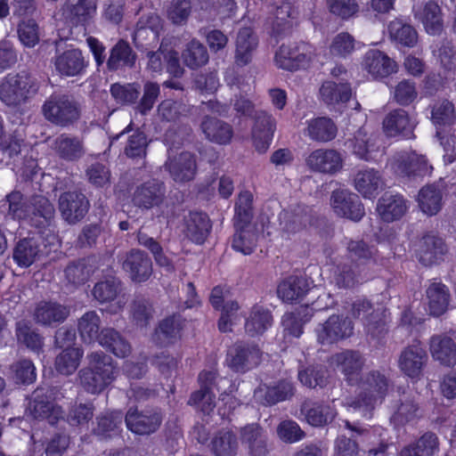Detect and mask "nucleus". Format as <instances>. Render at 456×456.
<instances>
[{
    "instance_id": "f257e3e1",
    "label": "nucleus",
    "mask_w": 456,
    "mask_h": 456,
    "mask_svg": "<svg viewBox=\"0 0 456 456\" xmlns=\"http://www.w3.org/2000/svg\"><path fill=\"white\" fill-rule=\"evenodd\" d=\"M86 365L79 370L77 381L85 392L99 395L117 378L118 370L113 359L102 351L87 354Z\"/></svg>"
},
{
    "instance_id": "4be33fe9",
    "label": "nucleus",
    "mask_w": 456,
    "mask_h": 456,
    "mask_svg": "<svg viewBox=\"0 0 456 456\" xmlns=\"http://www.w3.org/2000/svg\"><path fill=\"white\" fill-rule=\"evenodd\" d=\"M240 437L248 456H268V438L259 424L251 423L242 427L240 429Z\"/></svg>"
},
{
    "instance_id": "6ab92c4d",
    "label": "nucleus",
    "mask_w": 456,
    "mask_h": 456,
    "mask_svg": "<svg viewBox=\"0 0 456 456\" xmlns=\"http://www.w3.org/2000/svg\"><path fill=\"white\" fill-rule=\"evenodd\" d=\"M122 267L134 282L146 281L153 272L151 257L146 252L137 248H133L126 254Z\"/></svg>"
},
{
    "instance_id": "4d7b16f0",
    "label": "nucleus",
    "mask_w": 456,
    "mask_h": 456,
    "mask_svg": "<svg viewBox=\"0 0 456 456\" xmlns=\"http://www.w3.org/2000/svg\"><path fill=\"white\" fill-rule=\"evenodd\" d=\"M122 420L123 416L119 411L97 417L96 427L94 428L93 432L101 440L110 438L118 433Z\"/></svg>"
},
{
    "instance_id": "052dcab7",
    "label": "nucleus",
    "mask_w": 456,
    "mask_h": 456,
    "mask_svg": "<svg viewBox=\"0 0 456 456\" xmlns=\"http://www.w3.org/2000/svg\"><path fill=\"white\" fill-rule=\"evenodd\" d=\"M253 195L241 191L235 203L234 227H248L253 218Z\"/></svg>"
},
{
    "instance_id": "6e6d98bb",
    "label": "nucleus",
    "mask_w": 456,
    "mask_h": 456,
    "mask_svg": "<svg viewBox=\"0 0 456 456\" xmlns=\"http://www.w3.org/2000/svg\"><path fill=\"white\" fill-rule=\"evenodd\" d=\"M419 18L429 35H439L443 31L442 12L440 6L436 2H428L423 7Z\"/></svg>"
},
{
    "instance_id": "e433bc0d",
    "label": "nucleus",
    "mask_w": 456,
    "mask_h": 456,
    "mask_svg": "<svg viewBox=\"0 0 456 456\" xmlns=\"http://www.w3.org/2000/svg\"><path fill=\"white\" fill-rule=\"evenodd\" d=\"M355 190L364 198L375 197L384 186V181L379 171L370 168L358 171L354 179Z\"/></svg>"
},
{
    "instance_id": "603ef678",
    "label": "nucleus",
    "mask_w": 456,
    "mask_h": 456,
    "mask_svg": "<svg viewBox=\"0 0 456 456\" xmlns=\"http://www.w3.org/2000/svg\"><path fill=\"white\" fill-rule=\"evenodd\" d=\"M101 318L95 311H87L77 320V331L84 343L92 344L99 340Z\"/></svg>"
},
{
    "instance_id": "9b49d317",
    "label": "nucleus",
    "mask_w": 456,
    "mask_h": 456,
    "mask_svg": "<svg viewBox=\"0 0 456 456\" xmlns=\"http://www.w3.org/2000/svg\"><path fill=\"white\" fill-rule=\"evenodd\" d=\"M97 7V0H65L61 12L68 24L86 28L94 22Z\"/></svg>"
},
{
    "instance_id": "5fc2aeb1",
    "label": "nucleus",
    "mask_w": 456,
    "mask_h": 456,
    "mask_svg": "<svg viewBox=\"0 0 456 456\" xmlns=\"http://www.w3.org/2000/svg\"><path fill=\"white\" fill-rule=\"evenodd\" d=\"M439 442L436 435L427 432L415 443L403 447L400 456H433L438 450Z\"/></svg>"
},
{
    "instance_id": "a18cd8bd",
    "label": "nucleus",
    "mask_w": 456,
    "mask_h": 456,
    "mask_svg": "<svg viewBox=\"0 0 456 456\" xmlns=\"http://www.w3.org/2000/svg\"><path fill=\"white\" fill-rule=\"evenodd\" d=\"M419 207L428 216L436 215L442 208L443 192L438 185L428 184L418 194Z\"/></svg>"
},
{
    "instance_id": "f704fd0d",
    "label": "nucleus",
    "mask_w": 456,
    "mask_h": 456,
    "mask_svg": "<svg viewBox=\"0 0 456 456\" xmlns=\"http://www.w3.org/2000/svg\"><path fill=\"white\" fill-rule=\"evenodd\" d=\"M338 127L335 122L327 117L315 118L307 122L305 135L317 142H328L336 138Z\"/></svg>"
},
{
    "instance_id": "49530a36",
    "label": "nucleus",
    "mask_w": 456,
    "mask_h": 456,
    "mask_svg": "<svg viewBox=\"0 0 456 456\" xmlns=\"http://www.w3.org/2000/svg\"><path fill=\"white\" fill-rule=\"evenodd\" d=\"M39 242L35 238L19 240L13 248L12 258L20 267L30 266L40 256Z\"/></svg>"
},
{
    "instance_id": "338daca9",
    "label": "nucleus",
    "mask_w": 456,
    "mask_h": 456,
    "mask_svg": "<svg viewBox=\"0 0 456 456\" xmlns=\"http://www.w3.org/2000/svg\"><path fill=\"white\" fill-rule=\"evenodd\" d=\"M456 119V114L453 104L444 100L434 105L431 111V120L433 124L438 128L445 129L450 127Z\"/></svg>"
},
{
    "instance_id": "412c9836",
    "label": "nucleus",
    "mask_w": 456,
    "mask_h": 456,
    "mask_svg": "<svg viewBox=\"0 0 456 456\" xmlns=\"http://www.w3.org/2000/svg\"><path fill=\"white\" fill-rule=\"evenodd\" d=\"M447 251V246L441 237L428 233L419 240L417 256L423 265L431 266L442 262Z\"/></svg>"
},
{
    "instance_id": "20e7f679",
    "label": "nucleus",
    "mask_w": 456,
    "mask_h": 456,
    "mask_svg": "<svg viewBox=\"0 0 456 456\" xmlns=\"http://www.w3.org/2000/svg\"><path fill=\"white\" fill-rule=\"evenodd\" d=\"M389 380L379 370H370L362 381V391L351 404L354 409L365 407L372 410L383 402L389 389Z\"/></svg>"
},
{
    "instance_id": "aec40b11",
    "label": "nucleus",
    "mask_w": 456,
    "mask_h": 456,
    "mask_svg": "<svg viewBox=\"0 0 456 456\" xmlns=\"http://www.w3.org/2000/svg\"><path fill=\"white\" fill-rule=\"evenodd\" d=\"M165 186L157 180L147 181L135 187L131 201L141 209H151L159 206L165 198Z\"/></svg>"
},
{
    "instance_id": "a878e982",
    "label": "nucleus",
    "mask_w": 456,
    "mask_h": 456,
    "mask_svg": "<svg viewBox=\"0 0 456 456\" xmlns=\"http://www.w3.org/2000/svg\"><path fill=\"white\" fill-rule=\"evenodd\" d=\"M295 393L293 384L288 380H281L275 386L265 385L255 390L254 396L263 405H273L279 402L289 400Z\"/></svg>"
},
{
    "instance_id": "39448f33",
    "label": "nucleus",
    "mask_w": 456,
    "mask_h": 456,
    "mask_svg": "<svg viewBox=\"0 0 456 456\" xmlns=\"http://www.w3.org/2000/svg\"><path fill=\"white\" fill-rule=\"evenodd\" d=\"M387 310L383 306L374 308L364 298L355 300L351 308L354 318H362L365 331L372 338H380L387 333Z\"/></svg>"
},
{
    "instance_id": "423d86ee",
    "label": "nucleus",
    "mask_w": 456,
    "mask_h": 456,
    "mask_svg": "<svg viewBox=\"0 0 456 456\" xmlns=\"http://www.w3.org/2000/svg\"><path fill=\"white\" fill-rule=\"evenodd\" d=\"M314 48L306 43L281 45L275 53V63L280 69L294 71L309 66Z\"/></svg>"
},
{
    "instance_id": "c756f323",
    "label": "nucleus",
    "mask_w": 456,
    "mask_h": 456,
    "mask_svg": "<svg viewBox=\"0 0 456 456\" xmlns=\"http://www.w3.org/2000/svg\"><path fill=\"white\" fill-rule=\"evenodd\" d=\"M54 66L61 76L75 77L84 72L86 62L80 50L70 49L56 55Z\"/></svg>"
},
{
    "instance_id": "69168bd1",
    "label": "nucleus",
    "mask_w": 456,
    "mask_h": 456,
    "mask_svg": "<svg viewBox=\"0 0 456 456\" xmlns=\"http://www.w3.org/2000/svg\"><path fill=\"white\" fill-rule=\"evenodd\" d=\"M82 356L81 348H65L55 358V370L62 375L69 376L77 369Z\"/></svg>"
},
{
    "instance_id": "5701e85b",
    "label": "nucleus",
    "mask_w": 456,
    "mask_h": 456,
    "mask_svg": "<svg viewBox=\"0 0 456 456\" xmlns=\"http://www.w3.org/2000/svg\"><path fill=\"white\" fill-rule=\"evenodd\" d=\"M363 69L375 79L385 78L398 70L397 63L385 53L369 50L362 61Z\"/></svg>"
},
{
    "instance_id": "f8f14e48",
    "label": "nucleus",
    "mask_w": 456,
    "mask_h": 456,
    "mask_svg": "<svg viewBox=\"0 0 456 456\" xmlns=\"http://www.w3.org/2000/svg\"><path fill=\"white\" fill-rule=\"evenodd\" d=\"M126 428L139 436H149L155 433L162 423L161 413L153 409L139 411L137 408H129L125 416Z\"/></svg>"
},
{
    "instance_id": "c03bdc74",
    "label": "nucleus",
    "mask_w": 456,
    "mask_h": 456,
    "mask_svg": "<svg viewBox=\"0 0 456 456\" xmlns=\"http://www.w3.org/2000/svg\"><path fill=\"white\" fill-rule=\"evenodd\" d=\"M390 39L401 45L413 47L418 41L416 29L401 18L391 20L387 26Z\"/></svg>"
},
{
    "instance_id": "c9c22d12",
    "label": "nucleus",
    "mask_w": 456,
    "mask_h": 456,
    "mask_svg": "<svg viewBox=\"0 0 456 456\" xmlns=\"http://www.w3.org/2000/svg\"><path fill=\"white\" fill-rule=\"evenodd\" d=\"M200 129L210 142L226 144L230 142L233 131L226 122L206 115L200 124Z\"/></svg>"
},
{
    "instance_id": "f3484780",
    "label": "nucleus",
    "mask_w": 456,
    "mask_h": 456,
    "mask_svg": "<svg viewBox=\"0 0 456 456\" xmlns=\"http://www.w3.org/2000/svg\"><path fill=\"white\" fill-rule=\"evenodd\" d=\"M428 355L419 343L404 347L398 357L400 370L411 379H419L427 365Z\"/></svg>"
},
{
    "instance_id": "a211bd4d",
    "label": "nucleus",
    "mask_w": 456,
    "mask_h": 456,
    "mask_svg": "<svg viewBox=\"0 0 456 456\" xmlns=\"http://www.w3.org/2000/svg\"><path fill=\"white\" fill-rule=\"evenodd\" d=\"M383 131L388 137L401 136L404 139L414 138L416 122L403 109H395L388 112L382 122Z\"/></svg>"
},
{
    "instance_id": "393cba45",
    "label": "nucleus",
    "mask_w": 456,
    "mask_h": 456,
    "mask_svg": "<svg viewBox=\"0 0 456 456\" xmlns=\"http://www.w3.org/2000/svg\"><path fill=\"white\" fill-rule=\"evenodd\" d=\"M275 129L276 120L272 114L265 110L256 111L252 137L259 152H265L268 149Z\"/></svg>"
},
{
    "instance_id": "7ed1b4c3",
    "label": "nucleus",
    "mask_w": 456,
    "mask_h": 456,
    "mask_svg": "<svg viewBox=\"0 0 456 456\" xmlns=\"http://www.w3.org/2000/svg\"><path fill=\"white\" fill-rule=\"evenodd\" d=\"M42 112L51 123L65 127L79 119L81 106L71 95L54 94L45 102Z\"/></svg>"
},
{
    "instance_id": "4c0bfd02",
    "label": "nucleus",
    "mask_w": 456,
    "mask_h": 456,
    "mask_svg": "<svg viewBox=\"0 0 456 456\" xmlns=\"http://www.w3.org/2000/svg\"><path fill=\"white\" fill-rule=\"evenodd\" d=\"M377 210L385 222H394L406 213V200L401 195L385 193L379 200Z\"/></svg>"
},
{
    "instance_id": "09e8293b",
    "label": "nucleus",
    "mask_w": 456,
    "mask_h": 456,
    "mask_svg": "<svg viewBox=\"0 0 456 456\" xmlns=\"http://www.w3.org/2000/svg\"><path fill=\"white\" fill-rule=\"evenodd\" d=\"M346 144L354 155L368 160L370 152L375 147L376 136L369 132L365 126H362L353 134V137L347 139Z\"/></svg>"
},
{
    "instance_id": "4468645a",
    "label": "nucleus",
    "mask_w": 456,
    "mask_h": 456,
    "mask_svg": "<svg viewBox=\"0 0 456 456\" xmlns=\"http://www.w3.org/2000/svg\"><path fill=\"white\" fill-rule=\"evenodd\" d=\"M391 165L397 175L408 178L425 176L430 175L433 170V167L428 164L426 157L415 151L395 155Z\"/></svg>"
},
{
    "instance_id": "bb28decb",
    "label": "nucleus",
    "mask_w": 456,
    "mask_h": 456,
    "mask_svg": "<svg viewBox=\"0 0 456 456\" xmlns=\"http://www.w3.org/2000/svg\"><path fill=\"white\" fill-rule=\"evenodd\" d=\"M429 350L434 360L444 366L456 364V343L445 334H437L430 338Z\"/></svg>"
},
{
    "instance_id": "bf43d9fd",
    "label": "nucleus",
    "mask_w": 456,
    "mask_h": 456,
    "mask_svg": "<svg viewBox=\"0 0 456 456\" xmlns=\"http://www.w3.org/2000/svg\"><path fill=\"white\" fill-rule=\"evenodd\" d=\"M121 281L115 277H109L96 282L92 289L94 298L100 304L115 300L121 291Z\"/></svg>"
},
{
    "instance_id": "e2e57ef3",
    "label": "nucleus",
    "mask_w": 456,
    "mask_h": 456,
    "mask_svg": "<svg viewBox=\"0 0 456 456\" xmlns=\"http://www.w3.org/2000/svg\"><path fill=\"white\" fill-rule=\"evenodd\" d=\"M192 13L191 0H171L167 5L166 15L175 26H185Z\"/></svg>"
},
{
    "instance_id": "a19ab883",
    "label": "nucleus",
    "mask_w": 456,
    "mask_h": 456,
    "mask_svg": "<svg viewBox=\"0 0 456 456\" xmlns=\"http://www.w3.org/2000/svg\"><path fill=\"white\" fill-rule=\"evenodd\" d=\"M182 329V317L180 315L169 316L159 322L152 339L159 346H167L180 338Z\"/></svg>"
},
{
    "instance_id": "6e6552de",
    "label": "nucleus",
    "mask_w": 456,
    "mask_h": 456,
    "mask_svg": "<svg viewBox=\"0 0 456 456\" xmlns=\"http://www.w3.org/2000/svg\"><path fill=\"white\" fill-rule=\"evenodd\" d=\"M317 341L330 345L346 339L354 334V323L343 314H332L315 329Z\"/></svg>"
},
{
    "instance_id": "8fccbe9b",
    "label": "nucleus",
    "mask_w": 456,
    "mask_h": 456,
    "mask_svg": "<svg viewBox=\"0 0 456 456\" xmlns=\"http://www.w3.org/2000/svg\"><path fill=\"white\" fill-rule=\"evenodd\" d=\"M430 314L440 316L448 308L450 301L449 289L441 282H433L426 291Z\"/></svg>"
},
{
    "instance_id": "864d4df0",
    "label": "nucleus",
    "mask_w": 456,
    "mask_h": 456,
    "mask_svg": "<svg viewBox=\"0 0 456 456\" xmlns=\"http://www.w3.org/2000/svg\"><path fill=\"white\" fill-rule=\"evenodd\" d=\"M346 248L351 262L362 266L375 260L377 256V250L374 246L369 245L362 239H349L346 243Z\"/></svg>"
},
{
    "instance_id": "de8ad7c7",
    "label": "nucleus",
    "mask_w": 456,
    "mask_h": 456,
    "mask_svg": "<svg viewBox=\"0 0 456 456\" xmlns=\"http://www.w3.org/2000/svg\"><path fill=\"white\" fill-rule=\"evenodd\" d=\"M181 57L183 64L193 70L205 66L209 61L207 47L197 39H192L184 45Z\"/></svg>"
},
{
    "instance_id": "774afa93",
    "label": "nucleus",
    "mask_w": 456,
    "mask_h": 456,
    "mask_svg": "<svg viewBox=\"0 0 456 456\" xmlns=\"http://www.w3.org/2000/svg\"><path fill=\"white\" fill-rule=\"evenodd\" d=\"M364 269V266L354 262L343 265L336 277L337 284L341 288L354 287L366 278Z\"/></svg>"
},
{
    "instance_id": "7c9ffc66",
    "label": "nucleus",
    "mask_w": 456,
    "mask_h": 456,
    "mask_svg": "<svg viewBox=\"0 0 456 456\" xmlns=\"http://www.w3.org/2000/svg\"><path fill=\"white\" fill-rule=\"evenodd\" d=\"M257 45L258 39L253 30L250 28H240L236 38L235 64L243 67L250 63Z\"/></svg>"
},
{
    "instance_id": "0e129e2a",
    "label": "nucleus",
    "mask_w": 456,
    "mask_h": 456,
    "mask_svg": "<svg viewBox=\"0 0 456 456\" xmlns=\"http://www.w3.org/2000/svg\"><path fill=\"white\" fill-rule=\"evenodd\" d=\"M137 240L140 245L145 247L151 252L159 266L164 268L167 272H175V265L173 262L165 255L162 247L155 239L139 231Z\"/></svg>"
},
{
    "instance_id": "b1692460",
    "label": "nucleus",
    "mask_w": 456,
    "mask_h": 456,
    "mask_svg": "<svg viewBox=\"0 0 456 456\" xmlns=\"http://www.w3.org/2000/svg\"><path fill=\"white\" fill-rule=\"evenodd\" d=\"M165 168L175 182H187L193 179L196 174V159L189 151H183L176 155L169 154Z\"/></svg>"
},
{
    "instance_id": "37998d69",
    "label": "nucleus",
    "mask_w": 456,
    "mask_h": 456,
    "mask_svg": "<svg viewBox=\"0 0 456 456\" xmlns=\"http://www.w3.org/2000/svg\"><path fill=\"white\" fill-rule=\"evenodd\" d=\"M319 93L326 105L335 106L348 102L352 95V89L348 83L325 81L320 87Z\"/></svg>"
},
{
    "instance_id": "9d476101",
    "label": "nucleus",
    "mask_w": 456,
    "mask_h": 456,
    "mask_svg": "<svg viewBox=\"0 0 456 456\" xmlns=\"http://www.w3.org/2000/svg\"><path fill=\"white\" fill-rule=\"evenodd\" d=\"M262 354L256 345L236 343L228 350L226 362L233 371L245 373L260 364Z\"/></svg>"
},
{
    "instance_id": "c85d7f7f",
    "label": "nucleus",
    "mask_w": 456,
    "mask_h": 456,
    "mask_svg": "<svg viewBox=\"0 0 456 456\" xmlns=\"http://www.w3.org/2000/svg\"><path fill=\"white\" fill-rule=\"evenodd\" d=\"M56 155L66 161H76L85 154L84 142L81 138L69 134H61L53 142Z\"/></svg>"
},
{
    "instance_id": "dca6fc26",
    "label": "nucleus",
    "mask_w": 456,
    "mask_h": 456,
    "mask_svg": "<svg viewBox=\"0 0 456 456\" xmlns=\"http://www.w3.org/2000/svg\"><path fill=\"white\" fill-rule=\"evenodd\" d=\"M343 164L341 153L334 149H316L305 158L306 167L311 171L321 174L335 175L343 168Z\"/></svg>"
},
{
    "instance_id": "3c124183",
    "label": "nucleus",
    "mask_w": 456,
    "mask_h": 456,
    "mask_svg": "<svg viewBox=\"0 0 456 456\" xmlns=\"http://www.w3.org/2000/svg\"><path fill=\"white\" fill-rule=\"evenodd\" d=\"M98 342L118 357L124 358L131 352L130 344L112 328L102 329Z\"/></svg>"
},
{
    "instance_id": "72a5a7b5",
    "label": "nucleus",
    "mask_w": 456,
    "mask_h": 456,
    "mask_svg": "<svg viewBox=\"0 0 456 456\" xmlns=\"http://www.w3.org/2000/svg\"><path fill=\"white\" fill-rule=\"evenodd\" d=\"M97 266L93 257L72 261L64 268V277L69 284L79 286L86 283L95 272Z\"/></svg>"
},
{
    "instance_id": "79ce46f5",
    "label": "nucleus",
    "mask_w": 456,
    "mask_h": 456,
    "mask_svg": "<svg viewBox=\"0 0 456 456\" xmlns=\"http://www.w3.org/2000/svg\"><path fill=\"white\" fill-rule=\"evenodd\" d=\"M273 324V315L267 308L255 305L246 319L245 331L251 337L262 335Z\"/></svg>"
},
{
    "instance_id": "2f4dec72",
    "label": "nucleus",
    "mask_w": 456,
    "mask_h": 456,
    "mask_svg": "<svg viewBox=\"0 0 456 456\" xmlns=\"http://www.w3.org/2000/svg\"><path fill=\"white\" fill-rule=\"evenodd\" d=\"M310 289L308 281L301 276H289L277 288L278 297L285 303H297L303 299Z\"/></svg>"
},
{
    "instance_id": "58836bf2",
    "label": "nucleus",
    "mask_w": 456,
    "mask_h": 456,
    "mask_svg": "<svg viewBox=\"0 0 456 456\" xmlns=\"http://www.w3.org/2000/svg\"><path fill=\"white\" fill-rule=\"evenodd\" d=\"M136 59L137 55L130 45L126 40L119 39L110 50V57L107 60V67L112 71L126 67L133 68Z\"/></svg>"
},
{
    "instance_id": "2eb2a0df",
    "label": "nucleus",
    "mask_w": 456,
    "mask_h": 456,
    "mask_svg": "<svg viewBox=\"0 0 456 456\" xmlns=\"http://www.w3.org/2000/svg\"><path fill=\"white\" fill-rule=\"evenodd\" d=\"M330 359L331 363L344 375L348 384L358 383L365 364V359L359 351L345 349L334 354Z\"/></svg>"
},
{
    "instance_id": "0eeeda50",
    "label": "nucleus",
    "mask_w": 456,
    "mask_h": 456,
    "mask_svg": "<svg viewBox=\"0 0 456 456\" xmlns=\"http://www.w3.org/2000/svg\"><path fill=\"white\" fill-rule=\"evenodd\" d=\"M53 389L37 387L31 395L28 406V414L35 419H46L49 424L54 425L63 417L61 407L53 402Z\"/></svg>"
},
{
    "instance_id": "ddd939ff",
    "label": "nucleus",
    "mask_w": 456,
    "mask_h": 456,
    "mask_svg": "<svg viewBox=\"0 0 456 456\" xmlns=\"http://www.w3.org/2000/svg\"><path fill=\"white\" fill-rule=\"evenodd\" d=\"M58 204L61 217L69 224H76L83 220L90 208L86 195L78 191L61 193Z\"/></svg>"
},
{
    "instance_id": "680f3d73",
    "label": "nucleus",
    "mask_w": 456,
    "mask_h": 456,
    "mask_svg": "<svg viewBox=\"0 0 456 456\" xmlns=\"http://www.w3.org/2000/svg\"><path fill=\"white\" fill-rule=\"evenodd\" d=\"M395 407L392 419L398 425H403L419 416V405L411 395L403 394Z\"/></svg>"
},
{
    "instance_id": "13d9d810",
    "label": "nucleus",
    "mask_w": 456,
    "mask_h": 456,
    "mask_svg": "<svg viewBox=\"0 0 456 456\" xmlns=\"http://www.w3.org/2000/svg\"><path fill=\"white\" fill-rule=\"evenodd\" d=\"M210 446L216 456H235L239 444L235 434L222 430L214 436Z\"/></svg>"
},
{
    "instance_id": "473e14b6",
    "label": "nucleus",
    "mask_w": 456,
    "mask_h": 456,
    "mask_svg": "<svg viewBox=\"0 0 456 456\" xmlns=\"http://www.w3.org/2000/svg\"><path fill=\"white\" fill-rule=\"evenodd\" d=\"M301 412L306 421L314 427H322L330 423L335 416V410L323 402L305 401L301 405Z\"/></svg>"
},
{
    "instance_id": "cd10ccee",
    "label": "nucleus",
    "mask_w": 456,
    "mask_h": 456,
    "mask_svg": "<svg viewBox=\"0 0 456 456\" xmlns=\"http://www.w3.org/2000/svg\"><path fill=\"white\" fill-rule=\"evenodd\" d=\"M69 315V307L53 301H41L34 310L35 322L44 326L63 322Z\"/></svg>"
},
{
    "instance_id": "f03ea898",
    "label": "nucleus",
    "mask_w": 456,
    "mask_h": 456,
    "mask_svg": "<svg viewBox=\"0 0 456 456\" xmlns=\"http://www.w3.org/2000/svg\"><path fill=\"white\" fill-rule=\"evenodd\" d=\"M38 88V81L31 73L26 70L9 73L0 82V100L7 106H20L32 98Z\"/></svg>"
},
{
    "instance_id": "1a4fd4ad",
    "label": "nucleus",
    "mask_w": 456,
    "mask_h": 456,
    "mask_svg": "<svg viewBox=\"0 0 456 456\" xmlns=\"http://www.w3.org/2000/svg\"><path fill=\"white\" fill-rule=\"evenodd\" d=\"M330 205L338 216L354 222H359L365 215L359 196L348 189L334 190L330 198Z\"/></svg>"
},
{
    "instance_id": "ea45409f",
    "label": "nucleus",
    "mask_w": 456,
    "mask_h": 456,
    "mask_svg": "<svg viewBox=\"0 0 456 456\" xmlns=\"http://www.w3.org/2000/svg\"><path fill=\"white\" fill-rule=\"evenodd\" d=\"M186 236L197 244H202L208 236L211 224L208 216L201 212H190L185 219Z\"/></svg>"
}]
</instances>
